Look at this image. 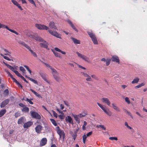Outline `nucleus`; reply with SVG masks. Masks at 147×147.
<instances>
[{
	"label": "nucleus",
	"instance_id": "7",
	"mask_svg": "<svg viewBox=\"0 0 147 147\" xmlns=\"http://www.w3.org/2000/svg\"><path fill=\"white\" fill-rule=\"evenodd\" d=\"M29 36L30 38H33L36 41L39 42L43 41L42 40V38L40 36H38L36 34L33 35H29Z\"/></svg>",
	"mask_w": 147,
	"mask_h": 147
},
{
	"label": "nucleus",
	"instance_id": "32",
	"mask_svg": "<svg viewBox=\"0 0 147 147\" xmlns=\"http://www.w3.org/2000/svg\"><path fill=\"white\" fill-rule=\"evenodd\" d=\"M20 69L21 71L23 73V75H24V74H26V70L22 66L20 67Z\"/></svg>",
	"mask_w": 147,
	"mask_h": 147
},
{
	"label": "nucleus",
	"instance_id": "26",
	"mask_svg": "<svg viewBox=\"0 0 147 147\" xmlns=\"http://www.w3.org/2000/svg\"><path fill=\"white\" fill-rule=\"evenodd\" d=\"M6 110L5 109H2L0 111V117L3 116L6 113Z\"/></svg>",
	"mask_w": 147,
	"mask_h": 147
},
{
	"label": "nucleus",
	"instance_id": "58",
	"mask_svg": "<svg viewBox=\"0 0 147 147\" xmlns=\"http://www.w3.org/2000/svg\"><path fill=\"white\" fill-rule=\"evenodd\" d=\"M29 2L31 4H34L35 6H36V5L35 4L33 0H28Z\"/></svg>",
	"mask_w": 147,
	"mask_h": 147
},
{
	"label": "nucleus",
	"instance_id": "63",
	"mask_svg": "<svg viewBox=\"0 0 147 147\" xmlns=\"http://www.w3.org/2000/svg\"><path fill=\"white\" fill-rule=\"evenodd\" d=\"M77 137V134H75L72 135V137L74 140H75Z\"/></svg>",
	"mask_w": 147,
	"mask_h": 147
},
{
	"label": "nucleus",
	"instance_id": "13",
	"mask_svg": "<svg viewBox=\"0 0 147 147\" xmlns=\"http://www.w3.org/2000/svg\"><path fill=\"white\" fill-rule=\"evenodd\" d=\"M102 102L107 105L109 106H110L111 104V102L107 98H103L101 99Z\"/></svg>",
	"mask_w": 147,
	"mask_h": 147
},
{
	"label": "nucleus",
	"instance_id": "42",
	"mask_svg": "<svg viewBox=\"0 0 147 147\" xmlns=\"http://www.w3.org/2000/svg\"><path fill=\"white\" fill-rule=\"evenodd\" d=\"M84 124L82 126V129L83 130H85L86 129V126L87 125V123L86 121H84Z\"/></svg>",
	"mask_w": 147,
	"mask_h": 147
},
{
	"label": "nucleus",
	"instance_id": "30",
	"mask_svg": "<svg viewBox=\"0 0 147 147\" xmlns=\"http://www.w3.org/2000/svg\"><path fill=\"white\" fill-rule=\"evenodd\" d=\"M3 50L5 52V53H4L5 55L8 56L10 55V54H11V53L9 52V51H8L6 49L3 48Z\"/></svg>",
	"mask_w": 147,
	"mask_h": 147
},
{
	"label": "nucleus",
	"instance_id": "48",
	"mask_svg": "<svg viewBox=\"0 0 147 147\" xmlns=\"http://www.w3.org/2000/svg\"><path fill=\"white\" fill-rule=\"evenodd\" d=\"M11 2L15 5H16L17 6L18 5L19 3L16 1L14 0H11Z\"/></svg>",
	"mask_w": 147,
	"mask_h": 147
},
{
	"label": "nucleus",
	"instance_id": "5",
	"mask_svg": "<svg viewBox=\"0 0 147 147\" xmlns=\"http://www.w3.org/2000/svg\"><path fill=\"white\" fill-rule=\"evenodd\" d=\"M6 28L7 30L11 32L15 33L16 34L18 35V33L16 32L15 31L11 30L7 26L3 24H2L0 23V28Z\"/></svg>",
	"mask_w": 147,
	"mask_h": 147
},
{
	"label": "nucleus",
	"instance_id": "8",
	"mask_svg": "<svg viewBox=\"0 0 147 147\" xmlns=\"http://www.w3.org/2000/svg\"><path fill=\"white\" fill-rule=\"evenodd\" d=\"M35 26L39 30H47L49 29L48 27L43 24H35Z\"/></svg>",
	"mask_w": 147,
	"mask_h": 147
},
{
	"label": "nucleus",
	"instance_id": "57",
	"mask_svg": "<svg viewBox=\"0 0 147 147\" xmlns=\"http://www.w3.org/2000/svg\"><path fill=\"white\" fill-rule=\"evenodd\" d=\"M126 112L130 116V117L132 119L133 118V117L130 112H129L127 111H126Z\"/></svg>",
	"mask_w": 147,
	"mask_h": 147
},
{
	"label": "nucleus",
	"instance_id": "34",
	"mask_svg": "<svg viewBox=\"0 0 147 147\" xmlns=\"http://www.w3.org/2000/svg\"><path fill=\"white\" fill-rule=\"evenodd\" d=\"M144 84L143 83H142L141 84H140L138 85H137L135 86V88L137 89L138 88H139L141 87L142 86H143L144 85Z\"/></svg>",
	"mask_w": 147,
	"mask_h": 147
},
{
	"label": "nucleus",
	"instance_id": "9",
	"mask_svg": "<svg viewBox=\"0 0 147 147\" xmlns=\"http://www.w3.org/2000/svg\"><path fill=\"white\" fill-rule=\"evenodd\" d=\"M49 32L52 35H53L56 37L61 39V35L59 34L57 32H55V31H52L51 30H48Z\"/></svg>",
	"mask_w": 147,
	"mask_h": 147
},
{
	"label": "nucleus",
	"instance_id": "16",
	"mask_svg": "<svg viewBox=\"0 0 147 147\" xmlns=\"http://www.w3.org/2000/svg\"><path fill=\"white\" fill-rule=\"evenodd\" d=\"M32 124V122L29 121L24 123L23 125V127L24 128H28L30 127Z\"/></svg>",
	"mask_w": 147,
	"mask_h": 147
},
{
	"label": "nucleus",
	"instance_id": "22",
	"mask_svg": "<svg viewBox=\"0 0 147 147\" xmlns=\"http://www.w3.org/2000/svg\"><path fill=\"white\" fill-rule=\"evenodd\" d=\"M30 90L34 94H35L36 96H37L39 98H42V97L41 95H40L38 93H37L36 92L34 91L33 89H30Z\"/></svg>",
	"mask_w": 147,
	"mask_h": 147
},
{
	"label": "nucleus",
	"instance_id": "62",
	"mask_svg": "<svg viewBox=\"0 0 147 147\" xmlns=\"http://www.w3.org/2000/svg\"><path fill=\"white\" fill-rule=\"evenodd\" d=\"M92 131L88 132L87 134L86 135V136L87 137L91 135H92Z\"/></svg>",
	"mask_w": 147,
	"mask_h": 147
},
{
	"label": "nucleus",
	"instance_id": "60",
	"mask_svg": "<svg viewBox=\"0 0 147 147\" xmlns=\"http://www.w3.org/2000/svg\"><path fill=\"white\" fill-rule=\"evenodd\" d=\"M4 92L6 95H8L9 94V90L8 89H6L4 91Z\"/></svg>",
	"mask_w": 147,
	"mask_h": 147
},
{
	"label": "nucleus",
	"instance_id": "44",
	"mask_svg": "<svg viewBox=\"0 0 147 147\" xmlns=\"http://www.w3.org/2000/svg\"><path fill=\"white\" fill-rule=\"evenodd\" d=\"M86 115V113H84L80 114L78 115L79 117L80 118H81V117H85Z\"/></svg>",
	"mask_w": 147,
	"mask_h": 147
},
{
	"label": "nucleus",
	"instance_id": "38",
	"mask_svg": "<svg viewBox=\"0 0 147 147\" xmlns=\"http://www.w3.org/2000/svg\"><path fill=\"white\" fill-rule=\"evenodd\" d=\"M0 55L2 56L4 58V59L9 61L11 60V59L9 58L8 57L4 56V55H3V54L1 53Z\"/></svg>",
	"mask_w": 147,
	"mask_h": 147
},
{
	"label": "nucleus",
	"instance_id": "61",
	"mask_svg": "<svg viewBox=\"0 0 147 147\" xmlns=\"http://www.w3.org/2000/svg\"><path fill=\"white\" fill-rule=\"evenodd\" d=\"M19 44L23 45L24 46L26 44L23 41H20L18 42Z\"/></svg>",
	"mask_w": 147,
	"mask_h": 147
},
{
	"label": "nucleus",
	"instance_id": "17",
	"mask_svg": "<svg viewBox=\"0 0 147 147\" xmlns=\"http://www.w3.org/2000/svg\"><path fill=\"white\" fill-rule=\"evenodd\" d=\"M47 140L46 138H43L41 140L40 142V145L41 146H42L45 145L47 143Z\"/></svg>",
	"mask_w": 147,
	"mask_h": 147
},
{
	"label": "nucleus",
	"instance_id": "46",
	"mask_svg": "<svg viewBox=\"0 0 147 147\" xmlns=\"http://www.w3.org/2000/svg\"><path fill=\"white\" fill-rule=\"evenodd\" d=\"M15 73L17 76L20 77V78L21 77V76H22L21 75V74L20 73H19V72L17 71H15Z\"/></svg>",
	"mask_w": 147,
	"mask_h": 147
},
{
	"label": "nucleus",
	"instance_id": "2",
	"mask_svg": "<svg viewBox=\"0 0 147 147\" xmlns=\"http://www.w3.org/2000/svg\"><path fill=\"white\" fill-rule=\"evenodd\" d=\"M98 105L101 108L104 112L109 116L112 115V112L109 111V109L107 108L105 105H102L98 102L97 103Z\"/></svg>",
	"mask_w": 147,
	"mask_h": 147
},
{
	"label": "nucleus",
	"instance_id": "29",
	"mask_svg": "<svg viewBox=\"0 0 147 147\" xmlns=\"http://www.w3.org/2000/svg\"><path fill=\"white\" fill-rule=\"evenodd\" d=\"M139 80V79L138 78L136 77L135 79H134L133 81L132 82V84L138 83Z\"/></svg>",
	"mask_w": 147,
	"mask_h": 147
},
{
	"label": "nucleus",
	"instance_id": "54",
	"mask_svg": "<svg viewBox=\"0 0 147 147\" xmlns=\"http://www.w3.org/2000/svg\"><path fill=\"white\" fill-rule=\"evenodd\" d=\"M52 112L53 113V115L55 117L57 118V114L53 110L52 111Z\"/></svg>",
	"mask_w": 147,
	"mask_h": 147
},
{
	"label": "nucleus",
	"instance_id": "11",
	"mask_svg": "<svg viewBox=\"0 0 147 147\" xmlns=\"http://www.w3.org/2000/svg\"><path fill=\"white\" fill-rule=\"evenodd\" d=\"M43 127L40 125H38L35 127L36 132L38 134H39L42 129Z\"/></svg>",
	"mask_w": 147,
	"mask_h": 147
},
{
	"label": "nucleus",
	"instance_id": "18",
	"mask_svg": "<svg viewBox=\"0 0 147 147\" xmlns=\"http://www.w3.org/2000/svg\"><path fill=\"white\" fill-rule=\"evenodd\" d=\"M53 76L56 81L58 82H60L61 81V79L59 75V74H54Z\"/></svg>",
	"mask_w": 147,
	"mask_h": 147
},
{
	"label": "nucleus",
	"instance_id": "39",
	"mask_svg": "<svg viewBox=\"0 0 147 147\" xmlns=\"http://www.w3.org/2000/svg\"><path fill=\"white\" fill-rule=\"evenodd\" d=\"M86 78V80L87 81H92V79L91 78V76L88 75Z\"/></svg>",
	"mask_w": 147,
	"mask_h": 147
},
{
	"label": "nucleus",
	"instance_id": "1",
	"mask_svg": "<svg viewBox=\"0 0 147 147\" xmlns=\"http://www.w3.org/2000/svg\"><path fill=\"white\" fill-rule=\"evenodd\" d=\"M55 130L57 134L59 136V139H60L62 138L63 140L64 141L65 137V134L64 131L61 129L59 126L55 127Z\"/></svg>",
	"mask_w": 147,
	"mask_h": 147
},
{
	"label": "nucleus",
	"instance_id": "55",
	"mask_svg": "<svg viewBox=\"0 0 147 147\" xmlns=\"http://www.w3.org/2000/svg\"><path fill=\"white\" fill-rule=\"evenodd\" d=\"M25 45L24 47H25L26 48H27L28 49V50L29 51H30L31 49V48L26 44L24 45Z\"/></svg>",
	"mask_w": 147,
	"mask_h": 147
},
{
	"label": "nucleus",
	"instance_id": "51",
	"mask_svg": "<svg viewBox=\"0 0 147 147\" xmlns=\"http://www.w3.org/2000/svg\"><path fill=\"white\" fill-rule=\"evenodd\" d=\"M91 77L96 80H98V77L95 75H92L91 76Z\"/></svg>",
	"mask_w": 147,
	"mask_h": 147
},
{
	"label": "nucleus",
	"instance_id": "27",
	"mask_svg": "<svg viewBox=\"0 0 147 147\" xmlns=\"http://www.w3.org/2000/svg\"><path fill=\"white\" fill-rule=\"evenodd\" d=\"M25 77L27 78L29 80L33 82L35 84H37V81L32 79V78H30V77L27 76L26 75L25 76Z\"/></svg>",
	"mask_w": 147,
	"mask_h": 147
},
{
	"label": "nucleus",
	"instance_id": "40",
	"mask_svg": "<svg viewBox=\"0 0 147 147\" xmlns=\"http://www.w3.org/2000/svg\"><path fill=\"white\" fill-rule=\"evenodd\" d=\"M87 138V137L86 136V135L84 134L82 136V138H83V142L85 144L86 142V140Z\"/></svg>",
	"mask_w": 147,
	"mask_h": 147
},
{
	"label": "nucleus",
	"instance_id": "19",
	"mask_svg": "<svg viewBox=\"0 0 147 147\" xmlns=\"http://www.w3.org/2000/svg\"><path fill=\"white\" fill-rule=\"evenodd\" d=\"M73 117H74L75 120H76V122L78 123L79 124L80 123V118L78 116V115H73Z\"/></svg>",
	"mask_w": 147,
	"mask_h": 147
},
{
	"label": "nucleus",
	"instance_id": "47",
	"mask_svg": "<svg viewBox=\"0 0 147 147\" xmlns=\"http://www.w3.org/2000/svg\"><path fill=\"white\" fill-rule=\"evenodd\" d=\"M109 139L111 140H118L117 137H110L109 138Z\"/></svg>",
	"mask_w": 147,
	"mask_h": 147
},
{
	"label": "nucleus",
	"instance_id": "59",
	"mask_svg": "<svg viewBox=\"0 0 147 147\" xmlns=\"http://www.w3.org/2000/svg\"><path fill=\"white\" fill-rule=\"evenodd\" d=\"M26 101L29 102L30 104H33V102L31 101V100L28 98H27Z\"/></svg>",
	"mask_w": 147,
	"mask_h": 147
},
{
	"label": "nucleus",
	"instance_id": "15",
	"mask_svg": "<svg viewBox=\"0 0 147 147\" xmlns=\"http://www.w3.org/2000/svg\"><path fill=\"white\" fill-rule=\"evenodd\" d=\"M9 101V100L8 99L5 100L3 101L1 103L0 107L1 108H3L7 105Z\"/></svg>",
	"mask_w": 147,
	"mask_h": 147
},
{
	"label": "nucleus",
	"instance_id": "10",
	"mask_svg": "<svg viewBox=\"0 0 147 147\" xmlns=\"http://www.w3.org/2000/svg\"><path fill=\"white\" fill-rule=\"evenodd\" d=\"M43 41H41V42H43V43H40V46L42 47H43L46 49H48V45L49 44L47 43L46 41L42 39Z\"/></svg>",
	"mask_w": 147,
	"mask_h": 147
},
{
	"label": "nucleus",
	"instance_id": "43",
	"mask_svg": "<svg viewBox=\"0 0 147 147\" xmlns=\"http://www.w3.org/2000/svg\"><path fill=\"white\" fill-rule=\"evenodd\" d=\"M20 114L19 112L18 111L16 112L14 116L16 118H17L19 117H20Z\"/></svg>",
	"mask_w": 147,
	"mask_h": 147
},
{
	"label": "nucleus",
	"instance_id": "53",
	"mask_svg": "<svg viewBox=\"0 0 147 147\" xmlns=\"http://www.w3.org/2000/svg\"><path fill=\"white\" fill-rule=\"evenodd\" d=\"M125 100L128 104H130V103L129 98L128 97H126L125 98Z\"/></svg>",
	"mask_w": 147,
	"mask_h": 147
},
{
	"label": "nucleus",
	"instance_id": "64",
	"mask_svg": "<svg viewBox=\"0 0 147 147\" xmlns=\"http://www.w3.org/2000/svg\"><path fill=\"white\" fill-rule=\"evenodd\" d=\"M20 78L26 83H28V82L24 78L23 76H21Z\"/></svg>",
	"mask_w": 147,
	"mask_h": 147
},
{
	"label": "nucleus",
	"instance_id": "14",
	"mask_svg": "<svg viewBox=\"0 0 147 147\" xmlns=\"http://www.w3.org/2000/svg\"><path fill=\"white\" fill-rule=\"evenodd\" d=\"M10 77L12 78L14 82H15L16 84L18 85L19 87H20L21 88H22V85L19 83V82L17 81V80L13 77V75L11 74L9 75Z\"/></svg>",
	"mask_w": 147,
	"mask_h": 147
},
{
	"label": "nucleus",
	"instance_id": "37",
	"mask_svg": "<svg viewBox=\"0 0 147 147\" xmlns=\"http://www.w3.org/2000/svg\"><path fill=\"white\" fill-rule=\"evenodd\" d=\"M30 51L33 56L36 57H37V55L35 52L33 51L32 49H31Z\"/></svg>",
	"mask_w": 147,
	"mask_h": 147
},
{
	"label": "nucleus",
	"instance_id": "21",
	"mask_svg": "<svg viewBox=\"0 0 147 147\" xmlns=\"http://www.w3.org/2000/svg\"><path fill=\"white\" fill-rule=\"evenodd\" d=\"M71 38L73 40L75 44H80V41L77 39L76 38L73 37H71Z\"/></svg>",
	"mask_w": 147,
	"mask_h": 147
},
{
	"label": "nucleus",
	"instance_id": "49",
	"mask_svg": "<svg viewBox=\"0 0 147 147\" xmlns=\"http://www.w3.org/2000/svg\"><path fill=\"white\" fill-rule=\"evenodd\" d=\"M59 118L61 120L63 119L64 118L65 116L64 114L63 115H58Z\"/></svg>",
	"mask_w": 147,
	"mask_h": 147
},
{
	"label": "nucleus",
	"instance_id": "6",
	"mask_svg": "<svg viewBox=\"0 0 147 147\" xmlns=\"http://www.w3.org/2000/svg\"><path fill=\"white\" fill-rule=\"evenodd\" d=\"M30 113L32 118L40 119L41 118V116L38 113L35 111H31Z\"/></svg>",
	"mask_w": 147,
	"mask_h": 147
},
{
	"label": "nucleus",
	"instance_id": "20",
	"mask_svg": "<svg viewBox=\"0 0 147 147\" xmlns=\"http://www.w3.org/2000/svg\"><path fill=\"white\" fill-rule=\"evenodd\" d=\"M49 27L52 29H56L57 28L55 25L54 23L53 22H51L49 24Z\"/></svg>",
	"mask_w": 147,
	"mask_h": 147
},
{
	"label": "nucleus",
	"instance_id": "3",
	"mask_svg": "<svg viewBox=\"0 0 147 147\" xmlns=\"http://www.w3.org/2000/svg\"><path fill=\"white\" fill-rule=\"evenodd\" d=\"M87 33L91 38L94 44H98V43L97 39L94 33L91 31H88Z\"/></svg>",
	"mask_w": 147,
	"mask_h": 147
},
{
	"label": "nucleus",
	"instance_id": "4",
	"mask_svg": "<svg viewBox=\"0 0 147 147\" xmlns=\"http://www.w3.org/2000/svg\"><path fill=\"white\" fill-rule=\"evenodd\" d=\"M78 57L83 60L87 62H89V58L88 57L80 53L77 52L76 53Z\"/></svg>",
	"mask_w": 147,
	"mask_h": 147
},
{
	"label": "nucleus",
	"instance_id": "52",
	"mask_svg": "<svg viewBox=\"0 0 147 147\" xmlns=\"http://www.w3.org/2000/svg\"><path fill=\"white\" fill-rule=\"evenodd\" d=\"M125 126H126L128 128L130 129H132V128L131 127L128 125V123L127 122H125Z\"/></svg>",
	"mask_w": 147,
	"mask_h": 147
},
{
	"label": "nucleus",
	"instance_id": "25",
	"mask_svg": "<svg viewBox=\"0 0 147 147\" xmlns=\"http://www.w3.org/2000/svg\"><path fill=\"white\" fill-rule=\"evenodd\" d=\"M52 51L53 52L55 55L57 57H59V58H61V57L60 56V54L59 53L56 52L54 51L53 50H52Z\"/></svg>",
	"mask_w": 147,
	"mask_h": 147
},
{
	"label": "nucleus",
	"instance_id": "33",
	"mask_svg": "<svg viewBox=\"0 0 147 147\" xmlns=\"http://www.w3.org/2000/svg\"><path fill=\"white\" fill-rule=\"evenodd\" d=\"M51 69L52 71V74L53 76L54 74H58L57 71L53 68L52 67Z\"/></svg>",
	"mask_w": 147,
	"mask_h": 147
},
{
	"label": "nucleus",
	"instance_id": "35",
	"mask_svg": "<svg viewBox=\"0 0 147 147\" xmlns=\"http://www.w3.org/2000/svg\"><path fill=\"white\" fill-rule=\"evenodd\" d=\"M67 117L68 122L70 123H72L73 121L71 117L70 116H67Z\"/></svg>",
	"mask_w": 147,
	"mask_h": 147
},
{
	"label": "nucleus",
	"instance_id": "23",
	"mask_svg": "<svg viewBox=\"0 0 147 147\" xmlns=\"http://www.w3.org/2000/svg\"><path fill=\"white\" fill-rule=\"evenodd\" d=\"M68 23L70 25L72 28L77 32H78V30L75 28L72 22L70 20H68Z\"/></svg>",
	"mask_w": 147,
	"mask_h": 147
},
{
	"label": "nucleus",
	"instance_id": "41",
	"mask_svg": "<svg viewBox=\"0 0 147 147\" xmlns=\"http://www.w3.org/2000/svg\"><path fill=\"white\" fill-rule=\"evenodd\" d=\"M24 67L26 68V69L28 71V72H29L30 74V75L31 74V70L29 69V67H28V66H27V65H24Z\"/></svg>",
	"mask_w": 147,
	"mask_h": 147
},
{
	"label": "nucleus",
	"instance_id": "12",
	"mask_svg": "<svg viewBox=\"0 0 147 147\" xmlns=\"http://www.w3.org/2000/svg\"><path fill=\"white\" fill-rule=\"evenodd\" d=\"M111 60L113 62H116L118 64L119 63V58L116 55L113 56L111 58Z\"/></svg>",
	"mask_w": 147,
	"mask_h": 147
},
{
	"label": "nucleus",
	"instance_id": "31",
	"mask_svg": "<svg viewBox=\"0 0 147 147\" xmlns=\"http://www.w3.org/2000/svg\"><path fill=\"white\" fill-rule=\"evenodd\" d=\"M22 111L23 112H28L29 111V109L28 107H26V106L22 109Z\"/></svg>",
	"mask_w": 147,
	"mask_h": 147
},
{
	"label": "nucleus",
	"instance_id": "56",
	"mask_svg": "<svg viewBox=\"0 0 147 147\" xmlns=\"http://www.w3.org/2000/svg\"><path fill=\"white\" fill-rule=\"evenodd\" d=\"M81 74H82V75L84 77H87V76L88 75L86 73L82 72H81Z\"/></svg>",
	"mask_w": 147,
	"mask_h": 147
},
{
	"label": "nucleus",
	"instance_id": "50",
	"mask_svg": "<svg viewBox=\"0 0 147 147\" xmlns=\"http://www.w3.org/2000/svg\"><path fill=\"white\" fill-rule=\"evenodd\" d=\"M106 65L107 66L109 65L110 64L111 62V59H107L106 61Z\"/></svg>",
	"mask_w": 147,
	"mask_h": 147
},
{
	"label": "nucleus",
	"instance_id": "45",
	"mask_svg": "<svg viewBox=\"0 0 147 147\" xmlns=\"http://www.w3.org/2000/svg\"><path fill=\"white\" fill-rule=\"evenodd\" d=\"M41 77L43 79V80L45 81L46 82H48L47 80V78L44 75H41Z\"/></svg>",
	"mask_w": 147,
	"mask_h": 147
},
{
	"label": "nucleus",
	"instance_id": "24",
	"mask_svg": "<svg viewBox=\"0 0 147 147\" xmlns=\"http://www.w3.org/2000/svg\"><path fill=\"white\" fill-rule=\"evenodd\" d=\"M112 107L113 109L117 111H120V110L119 109L116 105L115 103L112 104Z\"/></svg>",
	"mask_w": 147,
	"mask_h": 147
},
{
	"label": "nucleus",
	"instance_id": "28",
	"mask_svg": "<svg viewBox=\"0 0 147 147\" xmlns=\"http://www.w3.org/2000/svg\"><path fill=\"white\" fill-rule=\"evenodd\" d=\"M24 117H22L20 119H19L18 121V124H22L24 123Z\"/></svg>",
	"mask_w": 147,
	"mask_h": 147
},
{
	"label": "nucleus",
	"instance_id": "36",
	"mask_svg": "<svg viewBox=\"0 0 147 147\" xmlns=\"http://www.w3.org/2000/svg\"><path fill=\"white\" fill-rule=\"evenodd\" d=\"M50 121H51L52 124L55 126H57V123H56V121L55 120L53 119H50Z\"/></svg>",
	"mask_w": 147,
	"mask_h": 147
}]
</instances>
